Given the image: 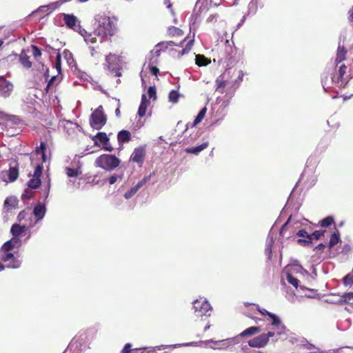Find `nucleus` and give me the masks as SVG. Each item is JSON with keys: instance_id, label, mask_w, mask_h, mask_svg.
<instances>
[{"instance_id": "63", "label": "nucleus", "mask_w": 353, "mask_h": 353, "mask_svg": "<svg viewBox=\"0 0 353 353\" xmlns=\"http://www.w3.org/2000/svg\"><path fill=\"white\" fill-rule=\"evenodd\" d=\"M211 3H214V6H218L220 5V3L215 2L214 0H210Z\"/></svg>"}, {"instance_id": "52", "label": "nucleus", "mask_w": 353, "mask_h": 353, "mask_svg": "<svg viewBox=\"0 0 353 353\" xmlns=\"http://www.w3.org/2000/svg\"><path fill=\"white\" fill-rule=\"evenodd\" d=\"M140 104H145V105H148L150 104V101L149 100L147 99V97L145 94H143L142 96H141V103Z\"/></svg>"}, {"instance_id": "6", "label": "nucleus", "mask_w": 353, "mask_h": 353, "mask_svg": "<svg viewBox=\"0 0 353 353\" xmlns=\"http://www.w3.org/2000/svg\"><path fill=\"white\" fill-rule=\"evenodd\" d=\"M193 309L197 317L210 316L212 310L210 303L203 298H200L193 302Z\"/></svg>"}, {"instance_id": "44", "label": "nucleus", "mask_w": 353, "mask_h": 353, "mask_svg": "<svg viewBox=\"0 0 353 353\" xmlns=\"http://www.w3.org/2000/svg\"><path fill=\"white\" fill-rule=\"evenodd\" d=\"M148 96L150 99H157V92L156 88L154 86H150L148 91Z\"/></svg>"}, {"instance_id": "62", "label": "nucleus", "mask_w": 353, "mask_h": 353, "mask_svg": "<svg viewBox=\"0 0 353 353\" xmlns=\"http://www.w3.org/2000/svg\"><path fill=\"white\" fill-rule=\"evenodd\" d=\"M120 114H121V112H120V107L119 106L116 110H115V114L117 117H120Z\"/></svg>"}, {"instance_id": "47", "label": "nucleus", "mask_w": 353, "mask_h": 353, "mask_svg": "<svg viewBox=\"0 0 353 353\" xmlns=\"http://www.w3.org/2000/svg\"><path fill=\"white\" fill-rule=\"evenodd\" d=\"M32 54L35 58L39 57L41 55V51L37 46H32Z\"/></svg>"}, {"instance_id": "43", "label": "nucleus", "mask_w": 353, "mask_h": 353, "mask_svg": "<svg viewBox=\"0 0 353 353\" xmlns=\"http://www.w3.org/2000/svg\"><path fill=\"white\" fill-rule=\"evenodd\" d=\"M290 217L288 219V221L282 225V227L280 229L279 235L281 236H284L285 234V232L288 228V224L290 221Z\"/></svg>"}, {"instance_id": "30", "label": "nucleus", "mask_w": 353, "mask_h": 353, "mask_svg": "<svg viewBox=\"0 0 353 353\" xmlns=\"http://www.w3.org/2000/svg\"><path fill=\"white\" fill-rule=\"evenodd\" d=\"M334 223V218L332 216H328L319 221V225L322 228L328 227Z\"/></svg>"}, {"instance_id": "53", "label": "nucleus", "mask_w": 353, "mask_h": 353, "mask_svg": "<svg viewBox=\"0 0 353 353\" xmlns=\"http://www.w3.org/2000/svg\"><path fill=\"white\" fill-rule=\"evenodd\" d=\"M49 10V8L48 6H41L37 10H36L35 12H32V14H35V13H37V12H48Z\"/></svg>"}, {"instance_id": "45", "label": "nucleus", "mask_w": 353, "mask_h": 353, "mask_svg": "<svg viewBox=\"0 0 353 353\" xmlns=\"http://www.w3.org/2000/svg\"><path fill=\"white\" fill-rule=\"evenodd\" d=\"M43 171V166L41 165H37L34 169L33 177L39 178L41 176Z\"/></svg>"}, {"instance_id": "49", "label": "nucleus", "mask_w": 353, "mask_h": 353, "mask_svg": "<svg viewBox=\"0 0 353 353\" xmlns=\"http://www.w3.org/2000/svg\"><path fill=\"white\" fill-rule=\"evenodd\" d=\"M131 347L132 345L130 343H126L121 350V353H132Z\"/></svg>"}, {"instance_id": "42", "label": "nucleus", "mask_w": 353, "mask_h": 353, "mask_svg": "<svg viewBox=\"0 0 353 353\" xmlns=\"http://www.w3.org/2000/svg\"><path fill=\"white\" fill-rule=\"evenodd\" d=\"M34 196V192L29 190V189H26L25 190L24 192L22 194V199H32V197Z\"/></svg>"}, {"instance_id": "57", "label": "nucleus", "mask_w": 353, "mask_h": 353, "mask_svg": "<svg viewBox=\"0 0 353 353\" xmlns=\"http://www.w3.org/2000/svg\"><path fill=\"white\" fill-rule=\"evenodd\" d=\"M117 181V176H116V175H112L109 178V183L110 185L115 183Z\"/></svg>"}, {"instance_id": "13", "label": "nucleus", "mask_w": 353, "mask_h": 353, "mask_svg": "<svg viewBox=\"0 0 353 353\" xmlns=\"http://www.w3.org/2000/svg\"><path fill=\"white\" fill-rule=\"evenodd\" d=\"M8 176L10 182L16 181L19 177V168L18 166H10L8 171H3L0 174V177L3 178Z\"/></svg>"}, {"instance_id": "16", "label": "nucleus", "mask_w": 353, "mask_h": 353, "mask_svg": "<svg viewBox=\"0 0 353 353\" xmlns=\"http://www.w3.org/2000/svg\"><path fill=\"white\" fill-rule=\"evenodd\" d=\"M95 137L99 141V142L103 145V149L107 151L111 152L113 148L108 145L109 138L108 137L105 132H98Z\"/></svg>"}, {"instance_id": "20", "label": "nucleus", "mask_w": 353, "mask_h": 353, "mask_svg": "<svg viewBox=\"0 0 353 353\" xmlns=\"http://www.w3.org/2000/svg\"><path fill=\"white\" fill-rule=\"evenodd\" d=\"M19 62L26 69L30 68L32 65L30 57L24 50H22L19 54Z\"/></svg>"}, {"instance_id": "12", "label": "nucleus", "mask_w": 353, "mask_h": 353, "mask_svg": "<svg viewBox=\"0 0 353 353\" xmlns=\"http://www.w3.org/2000/svg\"><path fill=\"white\" fill-rule=\"evenodd\" d=\"M269 317L271 319L272 322L271 325L274 326L277 330L276 334L281 335L285 333L286 327L282 323V321L279 319V318L274 314H270Z\"/></svg>"}, {"instance_id": "2", "label": "nucleus", "mask_w": 353, "mask_h": 353, "mask_svg": "<svg viewBox=\"0 0 353 353\" xmlns=\"http://www.w3.org/2000/svg\"><path fill=\"white\" fill-rule=\"evenodd\" d=\"M243 73L241 70L229 69L222 74V88L234 90L242 81Z\"/></svg>"}, {"instance_id": "64", "label": "nucleus", "mask_w": 353, "mask_h": 353, "mask_svg": "<svg viewBox=\"0 0 353 353\" xmlns=\"http://www.w3.org/2000/svg\"><path fill=\"white\" fill-rule=\"evenodd\" d=\"M112 55L111 54H110L109 55H107L106 57H105V60L107 62L109 61L110 57H112Z\"/></svg>"}, {"instance_id": "48", "label": "nucleus", "mask_w": 353, "mask_h": 353, "mask_svg": "<svg viewBox=\"0 0 353 353\" xmlns=\"http://www.w3.org/2000/svg\"><path fill=\"white\" fill-rule=\"evenodd\" d=\"M55 67H56V69L57 70V71L59 72H60V71H61V55L59 54H58L56 57Z\"/></svg>"}, {"instance_id": "24", "label": "nucleus", "mask_w": 353, "mask_h": 353, "mask_svg": "<svg viewBox=\"0 0 353 353\" xmlns=\"http://www.w3.org/2000/svg\"><path fill=\"white\" fill-rule=\"evenodd\" d=\"M206 112H207V108L205 107H204L203 108H202L200 110V112H199V114L196 117L194 122L192 123L190 127L191 128H194L196 125H197L199 123H201V121L204 119V117H205V116L206 114Z\"/></svg>"}, {"instance_id": "8", "label": "nucleus", "mask_w": 353, "mask_h": 353, "mask_svg": "<svg viewBox=\"0 0 353 353\" xmlns=\"http://www.w3.org/2000/svg\"><path fill=\"white\" fill-rule=\"evenodd\" d=\"M1 259L3 262L9 263L7 265V267L9 268L17 269L21 266V262L18 259L17 256H15L13 253L11 252H1Z\"/></svg>"}, {"instance_id": "11", "label": "nucleus", "mask_w": 353, "mask_h": 353, "mask_svg": "<svg viewBox=\"0 0 353 353\" xmlns=\"http://www.w3.org/2000/svg\"><path fill=\"white\" fill-rule=\"evenodd\" d=\"M12 89V84L4 77H0V95L3 97H8L10 95Z\"/></svg>"}, {"instance_id": "23", "label": "nucleus", "mask_w": 353, "mask_h": 353, "mask_svg": "<svg viewBox=\"0 0 353 353\" xmlns=\"http://www.w3.org/2000/svg\"><path fill=\"white\" fill-rule=\"evenodd\" d=\"M225 51L227 53H229L230 55V57L229 58L230 64L234 63L236 61V50L230 46L228 41H226V42H225Z\"/></svg>"}, {"instance_id": "56", "label": "nucleus", "mask_w": 353, "mask_h": 353, "mask_svg": "<svg viewBox=\"0 0 353 353\" xmlns=\"http://www.w3.org/2000/svg\"><path fill=\"white\" fill-rule=\"evenodd\" d=\"M348 19L353 22V6L348 10Z\"/></svg>"}, {"instance_id": "29", "label": "nucleus", "mask_w": 353, "mask_h": 353, "mask_svg": "<svg viewBox=\"0 0 353 353\" xmlns=\"http://www.w3.org/2000/svg\"><path fill=\"white\" fill-rule=\"evenodd\" d=\"M168 34L171 37H180L183 34V32L177 27L172 26L168 29Z\"/></svg>"}, {"instance_id": "1", "label": "nucleus", "mask_w": 353, "mask_h": 353, "mask_svg": "<svg viewBox=\"0 0 353 353\" xmlns=\"http://www.w3.org/2000/svg\"><path fill=\"white\" fill-rule=\"evenodd\" d=\"M98 25L92 32H88L86 30H82V37L88 44H94L97 43V37L99 38V42L103 43L106 39H111L117 32V26L115 22L116 19H112L108 16H101L97 19Z\"/></svg>"}, {"instance_id": "25", "label": "nucleus", "mask_w": 353, "mask_h": 353, "mask_svg": "<svg viewBox=\"0 0 353 353\" xmlns=\"http://www.w3.org/2000/svg\"><path fill=\"white\" fill-rule=\"evenodd\" d=\"M208 146L207 143H204L201 144L200 145L196 146V147H190L187 148L185 149L186 152L191 153V154H197L202 150H203L205 148H206Z\"/></svg>"}, {"instance_id": "58", "label": "nucleus", "mask_w": 353, "mask_h": 353, "mask_svg": "<svg viewBox=\"0 0 353 353\" xmlns=\"http://www.w3.org/2000/svg\"><path fill=\"white\" fill-rule=\"evenodd\" d=\"M259 312L263 314V315H268L269 316V314H272L271 312H269L268 311H267L265 309H259Z\"/></svg>"}, {"instance_id": "46", "label": "nucleus", "mask_w": 353, "mask_h": 353, "mask_svg": "<svg viewBox=\"0 0 353 353\" xmlns=\"http://www.w3.org/2000/svg\"><path fill=\"white\" fill-rule=\"evenodd\" d=\"M297 242L299 245L303 246L308 245L310 244H312V243L311 241V238L310 237L305 238V239H298Z\"/></svg>"}, {"instance_id": "15", "label": "nucleus", "mask_w": 353, "mask_h": 353, "mask_svg": "<svg viewBox=\"0 0 353 353\" xmlns=\"http://www.w3.org/2000/svg\"><path fill=\"white\" fill-rule=\"evenodd\" d=\"M150 178V176L144 177L141 181L138 182V183L134 187L131 188V189L126 192L124 194L125 199H129L134 194L137 193L139 188H141L145 183H146Z\"/></svg>"}, {"instance_id": "38", "label": "nucleus", "mask_w": 353, "mask_h": 353, "mask_svg": "<svg viewBox=\"0 0 353 353\" xmlns=\"http://www.w3.org/2000/svg\"><path fill=\"white\" fill-rule=\"evenodd\" d=\"M332 74V72L327 71V72H325L323 76L322 77V83H323V88H325V86H327L329 87V76H331Z\"/></svg>"}, {"instance_id": "18", "label": "nucleus", "mask_w": 353, "mask_h": 353, "mask_svg": "<svg viewBox=\"0 0 353 353\" xmlns=\"http://www.w3.org/2000/svg\"><path fill=\"white\" fill-rule=\"evenodd\" d=\"M132 139V135L130 131L127 130H122L117 134V141L119 143L123 144L128 143Z\"/></svg>"}, {"instance_id": "51", "label": "nucleus", "mask_w": 353, "mask_h": 353, "mask_svg": "<svg viewBox=\"0 0 353 353\" xmlns=\"http://www.w3.org/2000/svg\"><path fill=\"white\" fill-rule=\"evenodd\" d=\"M296 235L299 236L304 237V238L310 237V234L307 233V232L305 230H301L298 231V232L296 233Z\"/></svg>"}, {"instance_id": "32", "label": "nucleus", "mask_w": 353, "mask_h": 353, "mask_svg": "<svg viewBox=\"0 0 353 353\" xmlns=\"http://www.w3.org/2000/svg\"><path fill=\"white\" fill-rule=\"evenodd\" d=\"M343 281L345 286H351L353 285V270L343 277Z\"/></svg>"}, {"instance_id": "35", "label": "nucleus", "mask_w": 353, "mask_h": 353, "mask_svg": "<svg viewBox=\"0 0 353 353\" xmlns=\"http://www.w3.org/2000/svg\"><path fill=\"white\" fill-rule=\"evenodd\" d=\"M179 98V94L176 90H172L169 93V101L172 103H176Z\"/></svg>"}, {"instance_id": "41", "label": "nucleus", "mask_w": 353, "mask_h": 353, "mask_svg": "<svg viewBox=\"0 0 353 353\" xmlns=\"http://www.w3.org/2000/svg\"><path fill=\"white\" fill-rule=\"evenodd\" d=\"M148 107V105L140 104V105L139 107V110H138V115L140 117H143L145 115Z\"/></svg>"}, {"instance_id": "17", "label": "nucleus", "mask_w": 353, "mask_h": 353, "mask_svg": "<svg viewBox=\"0 0 353 353\" xmlns=\"http://www.w3.org/2000/svg\"><path fill=\"white\" fill-rule=\"evenodd\" d=\"M28 228V225H20L17 223H14L12 225L10 229V232L13 235V236L19 237L23 233H24Z\"/></svg>"}, {"instance_id": "40", "label": "nucleus", "mask_w": 353, "mask_h": 353, "mask_svg": "<svg viewBox=\"0 0 353 353\" xmlns=\"http://www.w3.org/2000/svg\"><path fill=\"white\" fill-rule=\"evenodd\" d=\"M30 216L28 211L24 210L20 212L17 216V220L19 222H21L23 220H26V217Z\"/></svg>"}, {"instance_id": "59", "label": "nucleus", "mask_w": 353, "mask_h": 353, "mask_svg": "<svg viewBox=\"0 0 353 353\" xmlns=\"http://www.w3.org/2000/svg\"><path fill=\"white\" fill-rule=\"evenodd\" d=\"M54 79H55V77H52L50 79V81H49V82H48V85H47V86H46V92H48V90H49V88H50V86L51 83H52V81H54Z\"/></svg>"}, {"instance_id": "19", "label": "nucleus", "mask_w": 353, "mask_h": 353, "mask_svg": "<svg viewBox=\"0 0 353 353\" xmlns=\"http://www.w3.org/2000/svg\"><path fill=\"white\" fill-rule=\"evenodd\" d=\"M33 214L37 219V221L41 220L46 214V206L44 204L39 203L33 210Z\"/></svg>"}, {"instance_id": "55", "label": "nucleus", "mask_w": 353, "mask_h": 353, "mask_svg": "<svg viewBox=\"0 0 353 353\" xmlns=\"http://www.w3.org/2000/svg\"><path fill=\"white\" fill-rule=\"evenodd\" d=\"M150 72L154 74V75H157L159 72V70L157 67L156 66H152L150 68Z\"/></svg>"}, {"instance_id": "37", "label": "nucleus", "mask_w": 353, "mask_h": 353, "mask_svg": "<svg viewBox=\"0 0 353 353\" xmlns=\"http://www.w3.org/2000/svg\"><path fill=\"white\" fill-rule=\"evenodd\" d=\"M14 245L10 241L6 242L1 248V252H11L14 249Z\"/></svg>"}, {"instance_id": "10", "label": "nucleus", "mask_w": 353, "mask_h": 353, "mask_svg": "<svg viewBox=\"0 0 353 353\" xmlns=\"http://www.w3.org/2000/svg\"><path fill=\"white\" fill-rule=\"evenodd\" d=\"M63 21L68 28L77 31L81 36L82 34H83L81 31L85 30V29L82 28V27L80 26L79 21L73 14H65Z\"/></svg>"}, {"instance_id": "14", "label": "nucleus", "mask_w": 353, "mask_h": 353, "mask_svg": "<svg viewBox=\"0 0 353 353\" xmlns=\"http://www.w3.org/2000/svg\"><path fill=\"white\" fill-rule=\"evenodd\" d=\"M19 200L17 197L10 196H8L4 201V209L8 212L18 208Z\"/></svg>"}, {"instance_id": "50", "label": "nucleus", "mask_w": 353, "mask_h": 353, "mask_svg": "<svg viewBox=\"0 0 353 353\" xmlns=\"http://www.w3.org/2000/svg\"><path fill=\"white\" fill-rule=\"evenodd\" d=\"M10 242L13 244L14 247L19 246L21 244V240L19 239V237L13 236L10 240Z\"/></svg>"}, {"instance_id": "34", "label": "nucleus", "mask_w": 353, "mask_h": 353, "mask_svg": "<svg viewBox=\"0 0 353 353\" xmlns=\"http://www.w3.org/2000/svg\"><path fill=\"white\" fill-rule=\"evenodd\" d=\"M286 279L288 282L294 286L295 288H298L299 281L295 278L292 274L288 273L286 276Z\"/></svg>"}, {"instance_id": "33", "label": "nucleus", "mask_w": 353, "mask_h": 353, "mask_svg": "<svg viewBox=\"0 0 353 353\" xmlns=\"http://www.w3.org/2000/svg\"><path fill=\"white\" fill-rule=\"evenodd\" d=\"M325 232V230H315L310 234V238H311L312 241L313 239L319 240L321 236H324Z\"/></svg>"}, {"instance_id": "9", "label": "nucleus", "mask_w": 353, "mask_h": 353, "mask_svg": "<svg viewBox=\"0 0 353 353\" xmlns=\"http://www.w3.org/2000/svg\"><path fill=\"white\" fill-rule=\"evenodd\" d=\"M145 148L143 146L136 148L130 157V161L136 163L141 167L145 158Z\"/></svg>"}, {"instance_id": "31", "label": "nucleus", "mask_w": 353, "mask_h": 353, "mask_svg": "<svg viewBox=\"0 0 353 353\" xmlns=\"http://www.w3.org/2000/svg\"><path fill=\"white\" fill-rule=\"evenodd\" d=\"M41 179L33 177L28 181V186L30 188L36 189L41 185Z\"/></svg>"}, {"instance_id": "39", "label": "nucleus", "mask_w": 353, "mask_h": 353, "mask_svg": "<svg viewBox=\"0 0 353 353\" xmlns=\"http://www.w3.org/2000/svg\"><path fill=\"white\" fill-rule=\"evenodd\" d=\"M66 174L69 177H74L77 176L79 174V172L77 169L67 168Z\"/></svg>"}, {"instance_id": "26", "label": "nucleus", "mask_w": 353, "mask_h": 353, "mask_svg": "<svg viewBox=\"0 0 353 353\" xmlns=\"http://www.w3.org/2000/svg\"><path fill=\"white\" fill-rule=\"evenodd\" d=\"M340 241V235L339 232H334L332 234L330 241H329V248L332 249L334 245H336Z\"/></svg>"}, {"instance_id": "60", "label": "nucleus", "mask_w": 353, "mask_h": 353, "mask_svg": "<svg viewBox=\"0 0 353 353\" xmlns=\"http://www.w3.org/2000/svg\"><path fill=\"white\" fill-rule=\"evenodd\" d=\"M325 248V245L323 243H319L317 246L315 247L314 250H324Z\"/></svg>"}, {"instance_id": "5", "label": "nucleus", "mask_w": 353, "mask_h": 353, "mask_svg": "<svg viewBox=\"0 0 353 353\" xmlns=\"http://www.w3.org/2000/svg\"><path fill=\"white\" fill-rule=\"evenodd\" d=\"M107 118L103 112L102 105H99L91 114L90 124L91 127L96 130H100L105 125Z\"/></svg>"}, {"instance_id": "27", "label": "nucleus", "mask_w": 353, "mask_h": 353, "mask_svg": "<svg viewBox=\"0 0 353 353\" xmlns=\"http://www.w3.org/2000/svg\"><path fill=\"white\" fill-rule=\"evenodd\" d=\"M195 62L199 66H205L209 63L208 59L202 54L196 55Z\"/></svg>"}, {"instance_id": "22", "label": "nucleus", "mask_w": 353, "mask_h": 353, "mask_svg": "<svg viewBox=\"0 0 353 353\" xmlns=\"http://www.w3.org/2000/svg\"><path fill=\"white\" fill-rule=\"evenodd\" d=\"M261 331V330L260 327L252 326V327H250L245 329L243 332H242L239 334V336L241 337L252 336V335L259 333Z\"/></svg>"}, {"instance_id": "21", "label": "nucleus", "mask_w": 353, "mask_h": 353, "mask_svg": "<svg viewBox=\"0 0 353 353\" xmlns=\"http://www.w3.org/2000/svg\"><path fill=\"white\" fill-rule=\"evenodd\" d=\"M346 54H347V50L345 49V48L344 46H341L339 45L338 47V49H337L336 60H335L336 62L337 63L336 67L339 65V64L341 62H342L343 61H344L345 59Z\"/></svg>"}, {"instance_id": "54", "label": "nucleus", "mask_w": 353, "mask_h": 353, "mask_svg": "<svg viewBox=\"0 0 353 353\" xmlns=\"http://www.w3.org/2000/svg\"><path fill=\"white\" fill-rule=\"evenodd\" d=\"M265 253L268 254V258H271L272 255V245L269 244L265 248Z\"/></svg>"}, {"instance_id": "7", "label": "nucleus", "mask_w": 353, "mask_h": 353, "mask_svg": "<svg viewBox=\"0 0 353 353\" xmlns=\"http://www.w3.org/2000/svg\"><path fill=\"white\" fill-rule=\"evenodd\" d=\"M275 335L274 332L269 331L267 333H263L248 341L249 346L252 347L261 348L265 347L270 337H273Z\"/></svg>"}, {"instance_id": "61", "label": "nucleus", "mask_w": 353, "mask_h": 353, "mask_svg": "<svg viewBox=\"0 0 353 353\" xmlns=\"http://www.w3.org/2000/svg\"><path fill=\"white\" fill-rule=\"evenodd\" d=\"M90 49L91 50V55L94 57L97 53V50L94 47H90Z\"/></svg>"}, {"instance_id": "36", "label": "nucleus", "mask_w": 353, "mask_h": 353, "mask_svg": "<svg viewBox=\"0 0 353 353\" xmlns=\"http://www.w3.org/2000/svg\"><path fill=\"white\" fill-rule=\"evenodd\" d=\"M193 43H194L193 39H190V41H188L185 45V47L180 52L179 54L181 55H184L185 54H188L190 52V50H191V48L193 46Z\"/></svg>"}, {"instance_id": "4", "label": "nucleus", "mask_w": 353, "mask_h": 353, "mask_svg": "<svg viewBox=\"0 0 353 353\" xmlns=\"http://www.w3.org/2000/svg\"><path fill=\"white\" fill-rule=\"evenodd\" d=\"M120 164V160L114 155L103 154L100 155L95 160L97 167L105 170H112Z\"/></svg>"}, {"instance_id": "3", "label": "nucleus", "mask_w": 353, "mask_h": 353, "mask_svg": "<svg viewBox=\"0 0 353 353\" xmlns=\"http://www.w3.org/2000/svg\"><path fill=\"white\" fill-rule=\"evenodd\" d=\"M339 71L336 74L330 77V82L339 87H345L350 79L353 77V71L345 64L342 63L339 66Z\"/></svg>"}, {"instance_id": "28", "label": "nucleus", "mask_w": 353, "mask_h": 353, "mask_svg": "<svg viewBox=\"0 0 353 353\" xmlns=\"http://www.w3.org/2000/svg\"><path fill=\"white\" fill-rule=\"evenodd\" d=\"M46 150V145L44 142H41L39 147H37L35 150V153L37 154H41L42 161L43 162H46V154H45Z\"/></svg>"}]
</instances>
